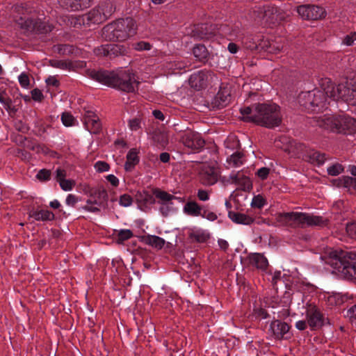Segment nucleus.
Returning <instances> with one entry per match:
<instances>
[{"instance_id":"obj_49","label":"nucleus","mask_w":356,"mask_h":356,"mask_svg":"<svg viewBox=\"0 0 356 356\" xmlns=\"http://www.w3.org/2000/svg\"><path fill=\"white\" fill-rule=\"evenodd\" d=\"M94 202L92 200V199H89L86 202V204L83 207V209H85L87 211L92 212V213H97L99 211V209L98 206L96 205V207L93 206Z\"/></svg>"},{"instance_id":"obj_46","label":"nucleus","mask_w":356,"mask_h":356,"mask_svg":"<svg viewBox=\"0 0 356 356\" xmlns=\"http://www.w3.org/2000/svg\"><path fill=\"white\" fill-rule=\"evenodd\" d=\"M133 203V198L128 194L120 195L119 199V204L124 207H129Z\"/></svg>"},{"instance_id":"obj_25","label":"nucleus","mask_w":356,"mask_h":356,"mask_svg":"<svg viewBox=\"0 0 356 356\" xmlns=\"http://www.w3.org/2000/svg\"><path fill=\"white\" fill-rule=\"evenodd\" d=\"M248 260L249 264L251 266L262 270H265L268 266L267 259L260 253H253L250 254Z\"/></svg>"},{"instance_id":"obj_5","label":"nucleus","mask_w":356,"mask_h":356,"mask_svg":"<svg viewBox=\"0 0 356 356\" xmlns=\"http://www.w3.org/2000/svg\"><path fill=\"white\" fill-rule=\"evenodd\" d=\"M320 84L333 101L341 99L348 104L356 105V81H347L335 86L330 78L325 77L321 79Z\"/></svg>"},{"instance_id":"obj_63","label":"nucleus","mask_w":356,"mask_h":356,"mask_svg":"<svg viewBox=\"0 0 356 356\" xmlns=\"http://www.w3.org/2000/svg\"><path fill=\"white\" fill-rule=\"evenodd\" d=\"M197 197L201 201H207L209 199V195L206 191L199 190L197 192Z\"/></svg>"},{"instance_id":"obj_58","label":"nucleus","mask_w":356,"mask_h":356,"mask_svg":"<svg viewBox=\"0 0 356 356\" xmlns=\"http://www.w3.org/2000/svg\"><path fill=\"white\" fill-rule=\"evenodd\" d=\"M201 217L207 218L209 220L213 221L217 218V216L215 213L209 211L204 209Z\"/></svg>"},{"instance_id":"obj_56","label":"nucleus","mask_w":356,"mask_h":356,"mask_svg":"<svg viewBox=\"0 0 356 356\" xmlns=\"http://www.w3.org/2000/svg\"><path fill=\"white\" fill-rule=\"evenodd\" d=\"M31 97L34 101L41 102L44 99V95L40 90L35 88L31 91Z\"/></svg>"},{"instance_id":"obj_57","label":"nucleus","mask_w":356,"mask_h":356,"mask_svg":"<svg viewBox=\"0 0 356 356\" xmlns=\"http://www.w3.org/2000/svg\"><path fill=\"white\" fill-rule=\"evenodd\" d=\"M135 49L138 51L149 50L152 47L149 42L141 41L136 42L135 44Z\"/></svg>"},{"instance_id":"obj_21","label":"nucleus","mask_w":356,"mask_h":356,"mask_svg":"<svg viewBox=\"0 0 356 356\" xmlns=\"http://www.w3.org/2000/svg\"><path fill=\"white\" fill-rule=\"evenodd\" d=\"M200 179L204 185H213L218 179V173L213 167L204 166L200 172Z\"/></svg>"},{"instance_id":"obj_32","label":"nucleus","mask_w":356,"mask_h":356,"mask_svg":"<svg viewBox=\"0 0 356 356\" xmlns=\"http://www.w3.org/2000/svg\"><path fill=\"white\" fill-rule=\"evenodd\" d=\"M154 194L148 192L138 193L136 195V200L140 207H147L155 203Z\"/></svg>"},{"instance_id":"obj_11","label":"nucleus","mask_w":356,"mask_h":356,"mask_svg":"<svg viewBox=\"0 0 356 356\" xmlns=\"http://www.w3.org/2000/svg\"><path fill=\"white\" fill-rule=\"evenodd\" d=\"M305 316L311 330L321 328L325 323V318L320 309L314 304L307 305Z\"/></svg>"},{"instance_id":"obj_28","label":"nucleus","mask_w":356,"mask_h":356,"mask_svg":"<svg viewBox=\"0 0 356 356\" xmlns=\"http://www.w3.org/2000/svg\"><path fill=\"white\" fill-rule=\"evenodd\" d=\"M138 152L136 149H131L127 156V161L124 164V170L127 172H131L135 166L139 163V157L138 156Z\"/></svg>"},{"instance_id":"obj_42","label":"nucleus","mask_w":356,"mask_h":356,"mask_svg":"<svg viewBox=\"0 0 356 356\" xmlns=\"http://www.w3.org/2000/svg\"><path fill=\"white\" fill-rule=\"evenodd\" d=\"M0 103L2 104L4 106V108L7 111H11L13 113H15L17 111V109L13 107H11L12 100L11 99L8 97H5L3 93H0Z\"/></svg>"},{"instance_id":"obj_59","label":"nucleus","mask_w":356,"mask_h":356,"mask_svg":"<svg viewBox=\"0 0 356 356\" xmlns=\"http://www.w3.org/2000/svg\"><path fill=\"white\" fill-rule=\"evenodd\" d=\"M66 175V171L64 169L58 168L56 170L55 179L57 182H59L60 180L65 179Z\"/></svg>"},{"instance_id":"obj_53","label":"nucleus","mask_w":356,"mask_h":356,"mask_svg":"<svg viewBox=\"0 0 356 356\" xmlns=\"http://www.w3.org/2000/svg\"><path fill=\"white\" fill-rule=\"evenodd\" d=\"M50 63L52 67L60 69H67L69 66V63L64 60H51Z\"/></svg>"},{"instance_id":"obj_64","label":"nucleus","mask_w":356,"mask_h":356,"mask_svg":"<svg viewBox=\"0 0 356 356\" xmlns=\"http://www.w3.org/2000/svg\"><path fill=\"white\" fill-rule=\"evenodd\" d=\"M348 316L351 318H356V304L348 309Z\"/></svg>"},{"instance_id":"obj_34","label":"nucleus","mask_w":356,"mask_h":356,"mask_svg":"<svg viewBox=\"0 0 356 356\" xmlns=\"http://www.w3.org/2000/svg\"><path fill=\"white\" fill-rule=\"evenodd\" d=\"M244 155L243 153L236 152L227 158V162L230 168H238L244 163Z\"/></svg>"},{"instance_id":"obj_31","label":"nucleus","mask_w":356,"mask_h":356,"mask_svg":"<svg viewBox=\"0 0 356 356\" xmlns=\"http://www.w3.org/2000/svg\"><path fill=\"white\" fill-rule=\"evenodd\" d=\"M204 208L195 201H188L184 207V212L191 216H201Z\"/></svg>"},{"instance_id":"obj_29","label":"nucleus","mask_w":356,"mask_h":356,"mask_svg":"<svg viewBox=\"0 0 356 356\" xmlns=\"http://www.w3.org/2000/svg\"><path fill=\"white\" fill-rule=\"evenodd\" d=\"M193 54L197 60L205 64L209 57V53L204 44H196L193 49Z\"/></svg>"},{"instance_id":"obj_18","label":"nucleus","mask_w":356,"mask_h":356,"mask_svg":"<svg viewBox=\"0 0 356 356\" xmlns=\"http://www.w3.org/2000/svg\"><path fill=\"white\" fill-rule=\"evenodd\" d=\"M211 79V73L210 72L200 70L191 75L189 83L192 88L200 90L205 88Z\"/></svg>"},{"instance_id":"obj_6","label":"nucleus","mask_w":356,"mask_h":356,"mask_svg":"<svg viewBox=\"0 0 356 356\" xmlns=\"http://www.w3.org/2000/svg\"><path fill=\"white\" fill-rule=\"evenodd\" d=\"M318 124L321 127L335 133H356V119L344 113L338 115H325L318 120Z\"/></svg>"},{"instance_id":"obj_62","label":"nucleus","mask_w":356,"mask_h":356,"mask_svg":"<svg viewBox=\"0 0 356 356\" xmlns=\"http://www.w3.org/2000/svg\"><path fill=\"white\" fill-rule=\"evenodd\" d=\"M106 179L111 184L115 187H117L119 185V179L113 175H108L106 177Z\"/></svg>"},{"instance_id":"obj_43","label":"nucleus","mask_w":356,"mask_h":356,"mask_svg":"<svg viewBox=\"0 0 356 356\" xmlns=\"http://www.w3.org/2000/svg\"><path fill=\"white\" fill-rule=\"evenodd\" d=\"M356 41V32L353 31L346 35L342 39V44L346 46H353Z\"/></svg>"},{"instance_id":"obj_26","label":"nucleus","mask_w":356,"mask_h":356,"mask_svg":"<svg viewBox=\"0 0 356 356\" xmlns=\"http://www.w3.org/2000/svg\"><path fill=\"white\" fill-rule=\"evenodd\" d=\"M29 216L38 221H51L54 219V214L48 210L32 209L29 212Z\"/></svg>"},{"instance_id":"obj_2","label":"nucleus","mask_w":356,"mask_h":356,"mask_svg":"<svg viewBox=\"0 0 356 356\" xmlns=\"http://www.w3.org/2000/svg\"><path fill=\"white\" fill-rule=\"evenodd\" d=\"M88 76L101 83L115 88L125 92H135L140 83L135 74L129 70L115 73L104 70H88Z\"/></svg>"},{"instance_id":"obj_15","label":"nucleus","mask_w":356,"mask_h":356,"mask_svg":"<svg viewBox=\"0 0 356 356\" xmlns=\"http://www.w3.org/2000/svg\"><path fill=\"white\" fill-rule=\"evenodd\" d=\"M297 12L304 19L317 20L325 17V11L320 6L314 5H302L297 7Z\"/></svg>"},{"instance_id":"obj_12","label":"nucleus","mask_w":356,"mask_h":356,"mask_svg":"<svg viewBox=\"0 0 356 356\" xmlns=\"http://www.w3.org/2000/svg\"><path fill=\"white\" fill-rule=\"evenodd\" d=\"M181 141L191 152H200L204 147L205 141L197 132L187 131L183 134Z\"/></svg>"},{"instance_id":"obj_3","label":"nucleus","mask_w":356,"mask_h":356,"mask_svg":"<svg viewBox=\"0 0 356 356\" xmlns=\"http://www.w3.org/2000/svg\"><path fill=\"white\" fill-rule=\"evenodd\" d=\"M321 258L343 278L356 275V252L328 249Z\"/></svg>"},{"instance_id":"obj_52","label":"nucleus","mask_w":356,"mask_h":356,"mask_svg":"<svg viewBox=\"0 0 356 356\" xmlns=\"http://www.w3.org/2000/svg\"><path fill=\"white\" fill-rule=\"evenodd\" d=\"M249 47L251 49H256V50L264 49L265 51L270 52V53L273 52V51H274V45L270 43H269V45H266V44H264V45L261 46V44H259V45L255 44L254 46H250Z\"/></svg>"},{"instance_id":"obj_44","label":"nucleus","mask_w":356,"mask_h":356,"mask_svg":"<svg viewBox=\"0 0 356 356\" xmlns=\"http://www.w3.org/2000/svg\"><path fill=\"white\" fill-rule=\"evenodd\" d=\"M266 204V200L261 195H255L251 202V206L254 208L261 209Z\"/></svg>"},{"instance_id":"obj_37","label":"nucleus","mask_w":356,"mask_h":356,"mask_svg":"<svg viewBox=\"0 0 356 356\" xmlns=\"http://www.w3.org/2000/svg\"><path fill=\"white\" fill-rule=\"evenodd\" d=\"M59 4L63 8L72 11L80 10V6H78L76 0H58Z\"/></svg>"},{"instance_id":"obj_61","label":"nucleus","mask_w":356,"mask_h":356,"mask_svg":"<svg viewBox=\"0 0 356 356\" xmlns=\"http://www.w3.org/2000/svg\"><path fill=\"white\" fill-rule=\"evenodd\" d=\"M65 202L67 205L73 207L77 202V197L74 195L69 194Z\"/></svg>"},{"instance_id":"obj_1","label":"nucleus","mask_w":356,"mask_h":356,"mask_svg":"<svg viewBox=\"0 0 356 356\" xmlns=\"http://www.w3.org/2000/svg\"><path fill=\"white\" fill-rule=\"evenodd\" d=\"M243 120L267 129H275L282 122L280 106L275 103H256L241 108Z\"/></svg>"},{"instance_id":"obj_14","label":"nucleus","mask_w":356,"mask_h":356,"mask_svg":"<svg viewBox=\"0 0 356 356\" xmlns=\"http://www.w3.org/2000/svg\"><path fill=\"white\" fill-rule=\"evenodd\" d=\"M154 194L155 197L159 200L158 202V203L161 204L159 210L163 216H168L169 212L172 208L173 200H177L179 202L181 201L180 197L172 195L159 188L154 190Z\"/></svg>"},{"instance_id":"obj_13","label":"nucleus","mask_w":356,"mask_h":356,"mask_svg":"<svg viewBox=\"0 0 356 356\" xmlns=\"http://www.w3.org/2000/svg\"><path fill=\"white\" fill-rule=\"evenodd\" d=\"M127 48L122 44H108L94 49L96 56L110 59L125 54Z\"/></svg>"},{"instance_id":"obj_41","label":"nucleus","mask_w":356,"mask_h":356,"mask_svg":"<svg viewBox=\"0 0 356 356\" xmlns=\"http://www.w3.org/2000/svg\"><path fill=\"white\" fill-rule=\"evenodd\" d=\"M344 168L340 163H334L327 168V173L331 176H337L343 171Z\"/></svg>"},{"instance_id":"obj_10","label":"nucleus","mask_w":356,"mask_h":356,"mask_svg":"<svg viewBox=\"0 0 356 356\" xmlns=\"http://www.w3.org/2000/svg\"><path fill=\"white\" fill-rule=\"evenodd\" d=\"M217 33L216 25L209 23H200L194 25L189 34L197 40H211Z\"/></svg>"},{"instance_id":"obj_50","label":"nucleus","mask_w":356,"mask_h":356,"mask_svg":"<svg viewBox=\"0 0 356 356\" xmlns=\"http://www.w3.org/2000/svg\"><path fill=\"white\" fill-rule=\"evenodd\" d=\"M339 185H343L345 187L352 186L356 189V178L345 177Z\"/></svg>"},{"instance_id":"obj_23","label":"nucleus","mask_w":356,"mask_h":356,"mask_svg":"<svg viewBox=\"0 0 356 356\" xmlns=\"http://www.w3.org/2000/svg\"><path fill=\"white\" fill-rule=\"evenodd\" d=\"M262 14V19L266 21V23L275 24L280 19V10L279 9L273 6L268 5L264 6L260 11Z\"/></svg>"},{"instance_id":"obj_9","label":"nucleus","mask_w":356,"mask_h":356,"mask_svg":"<svg viewBox=\"0 0 356 356\" xmlns=\"http://www.w3.org/2000/svg\"><path fill=\"white\" fill-rule=\"evenodd\" d=\"M115 8L111 1L100 3L97 7L81 17L83 24L90 26L91 24H99L105 22L115 12Z\"/></svg>"},{"instance_id":"obj_60","label":"nucleus","mask_w":356,"mask_h":356,"mask_svg":"<svg viewBox=\"0 0 356 356\" xmlns=\"http://www.w3.org/2000/svg\"><path fill=\"white\" fill-rule=\"evenodd\" d=\"M307 325H309L307 323V320L298 321L295 324L296 328L300 331L305 330L307 327Z\"/></svg>"},{"instance_id":"obj_30","label":"nucleus","mask_w":356,"mask_h":356,"mask_svg":"<svg viewBox=\"0 0 356 356\" xmlns=\"http://www.w3.org/2000/svg\"><path fill=\"white\" fill-rule=\"evenodd\" d=\"M229 218L235 223L249 225L254 222V219L244 213L229 211Z\"/></svg>"},{"instance_id":"obj_22","label":"nucleus","mask_w":356,"mask_h":356,"mask_svg":"<svg viewBox=\"0 0 356 356\" xmlns=\"http://www.w3.org/2000/svg\"><path fill=\"white\" fill-rule=\"evenodd\" d=\"M229 179L232 184H235L243 191H249L252 187L250 178L244 175L241 171L231 173Z\"/></svg>"},{"instance_id":"obj_20","label":"nucleus","mask_w":356,"mask_h":356,"mask_svg":"<svg viewBox=\"0 0 356 356\" xmlns=\"http://www.w3.org/2000/svg\"><path fill=\"white\" fill-rule=\"evenodd\" d=\"M83 123L88 131L91 134H97L102 130V124L95 113L90 110L85 111Z\"/></svg>"},{"instance_id":"obj_27","label":"nucleus","mask_w":356,"mask_h":356,"mask_svg":"<svg viewBox=\"0 0 356 356\" xmlns=\"http://www.w3.org/2000/svg\"><path fill=\"white\" fill-rule=\"evenodd\" d=\"M92 197H93L92 200L95 205L102 208L107 207L108 195L106 190L99 188L94 192Z\"/></svg>"},{"instance_id":"obj_36","label":"nucleus","mask_w":356,"mask_h":356,"mask_svg":"<svg viewBox=\"0 0 356 356\" xmlns=\"http://www.w3.org/2000/svg\"><path fill=\"white\" fill-rule=\"evenodd\" d=\"M115 232V238L118 243H123L134 236L132 231L128 229L116 230Z\"/></svg>"},{"instance_id":"obj_35","label":"nucleus","mask_w":356,"mask_h":356,"mask_svg":"<svg viewBox=\"0 0 356 356\" xmlns=\"http://www.w3.org/2000/svg\"><path fill=\"white\" fill-rule=\"evenodd\" d=\"M17 22L22 29L26 31H33L37 27V22L31 17L19 16Z\"/></svg>"},{"instance_id":"obj_47","label":"nucleus","mask_w":356,"mask_h":356,"mask_svg":"<svg viewBox=\"0 0 356 356\" xmlns=\"http://www.w3.org/2000/svg\"><path fill=\"white\" fill-rule=\"evenodd\" d=\"M346 230L350 238H356V221L347 223Z\"/></svg>"},{"instance_id":"obj_24","label":"nucleus","mask_w":356,"mask_h":356,"mask_svg":"<svg viewBox=\"0 0 356 356\" xmlns=\"http://www.w3.org/2000/svg\"><path fill=\"white\" fill-rule=\"evenodd\" d=\"M326 155L318 151L308 148L305 156L303 158L305 161L317 165H321L326 160Z\"/></svg>"},{"instance_id":"obj_7","label":"nucleus","mask_w":356,"mask_h":356,"mask_svg":"<svg viewBox=\"0 0 356 356\" xmlns=\"http://www.w3.org/2000/svg\"><path fill=\"white\" fill-rule=\"evenodd\" d=\"M319 85L320 89L315 88L311 91L302 92L299 96L300 104L309 112L318 113L327 109L330 104L327 102V98L332 99L321 88L320 83Z\"/></svg>"},{"instance_id":"obj_8","label":"nucleus","mask_w":356,"mask_h":356,"mask_svg":"<svg viewBox=\"0 0 356 356\" xmlns=\"http://www.w3.org/2000/svg\"><path fill=\"white\" fill-rule=\"evenodd\" d=\"M278 221L285 224L296 222L301 227L306 226L324 227L327 225V220L321 216L299 212L280 213L278 216Z\"/></svg>"},{"instance_id":"obj_19","label":"nucleus","mask_w":356,"mask_h":356,"mask_svg":"<svg viewBox=\"0 0 356 356\" xmlns=\"http://www.w3.org/2000/svg\"><path fill=\"white\" fill-rule=\"evenodd\" d=\"M290 326L285 322L280 320L273 321L270 325L274 339L277 340L288 339L291 337L289 334Z\"/></svg>"},{"instance_id":"obj_54","label":"nucleus","mask_w":356,"mask_h":356,"mask_svg":"<svg viewBox=\"0 0 356 356\" xmlns=\"http://www.w3.org/2000/svg\"><path fill=\"white\" fill-rule=\"evenodd\" d=\"M95 168L97 172H103L109 170V165L106 162L99 161L95 163Z\"/></svg>"},{"instance_id":"obj_45","label":"nucleus","mask_w":356,"mask_h":356,"mask_svg":"<svg viewBox=\"0 0 356 356\" xmlns=\"http://www.w3.org/2000/svg\"><path fill=\"white\" fill-rule=\"evenodd\" d=\"M58 183L62 190L65 191H72L75 185L74 181L66 179L60 180Z\"/></svg>"},{"instance_id":"obj_48","label":"nucleus","mask_w":356,"mask_h":356,"mask_svg":"<svg viewBox=\"0 0 356 356\" xmlns=\"http://www.w3.org/2000/svg\"><path fill=\"white\" fill-rule=\"evenodd\" d=\"M140 122L139 118H135L129 120L128 126L131 131H136L141 128Z\"/></svg>"},{"instance_id":"obj_40","label":"nucleus","mask_w":356,"mask_h":356,"mask_svg":"<svg viewBox=\"0 0 356 356\" xmlns=\"http://www.w3.org/2000/svg\"><path fill=\"white\" fill-rule=\"evenodd\" d=\"M61 121L65 127H70L74 125L76 119L70 113H63L61 115Z\"/></svg>"},{"instance_id":"obj_16","label":"nucleus","mask_w":356,"mask_h":356,"mask_svg":"<svg viewBox=\"0 0 356 356\" xmlns=\"http://www.w3.org/2000/svg\"><path fill=\"white\" fill-rule=\"evenodd\" d=\"M280 141L285 145L283 147L284 151L294 156L304 158L309 148L305 144L286 136L282 137Z\"/></svg>"},{"instance_id":"obj_51","label":"nucleus","mask_w":356,"mask_h":356,"mask_svg":"<svg viewBox=\"0 0 356 356\" xmlns=\"http://www.w3.org/2000/svg\"><path fill=\"white\" fill-rule=\"evenodd\" d=\"M19 84L23 88H27L30 84L29 77L27 74L22 72L18 77Z\"/></svg>"},{"instance_id":"obj_39","label":"nucleus","mask_w":356,"mask_h":356,"mask_svg":"<svg viewBox=\"0 0 356 356\" xmlns=\"http://www.w3.org/2000/svg\"><path fill=\"white\" fill-rule=\"evenodd\" d=\"M51 172L50 170H47L45 168L40 170L37 175L36 178L42 182L48 181L51 179Z\"/></svg>"},{"instance_id":"obj_55","label":"nucleus","mask_w":356,"mask_h":356,"mask_svg":"<svg viewBox=\"0 0 356 356\" xmlns=\"http://www.w3.org/2000/svg\"><path fill=\"white\" fill-rule=\"evenodd\" d=\"M270 169L266 167H263L257 170L256 175L262 180H265L268 177Z\"/></svg>"},{"instance_id":"obj_17","label":"nucleus","mask_w":356,"mask_h":356,"mask_svg":"<svg viewBox=\"0 0 356 356\" xmlns=\"http://www.w3.org/2000/svg\"><path fill=\"white\" fill-rule=\"evenodd\" d=\"M230 87L221 84L217 95L212 99L211 106L213 109H220L225 107L230 102Z\"/></svg>"},{"instance_id":"obj_4","label":"nucleus","mask_w":356,"mask_h":356,"mask_svg":"<svg viewBox=\"0 0 356 356\" xmlns=\"http://www.w3.org/2000/svg\"><path fill=\"white\" fill-rule=\"evenodd\" d=\"M104 39L111 42H123L136 33V24L131 17L119 19L106 25L102 31Z\"/></svg>"},{"instance_id":"obj_38","label":"nucleus","mask_w":356,"mask_h":356,"mask_svg":"<svg viewBox=\"0 0 356 356\" xmlns=\"http://www.w3.org/2000/svg\"><path fill=\"white\" fill-rule=\"evenodd\" d=\"M13 9L15 13L22 17H26V15L31 13V10L27 3L16 4L14 6Z\"/></svg>"},{"instance_id":"obj_33","label":"nucleus","mask_w":356,"mask_h":356,"mask_svg":"<svg viewBox=\"0 0 356 356\" xmlns=\"http://www.w3.org/2000/svg\"><path fill=\"white\" fill-rule=\"evenodd\" d=\"M143 241L154 248L161 249L165 245V240L155 235H146L143 237Z\"/></svg>"}]
</instances>
